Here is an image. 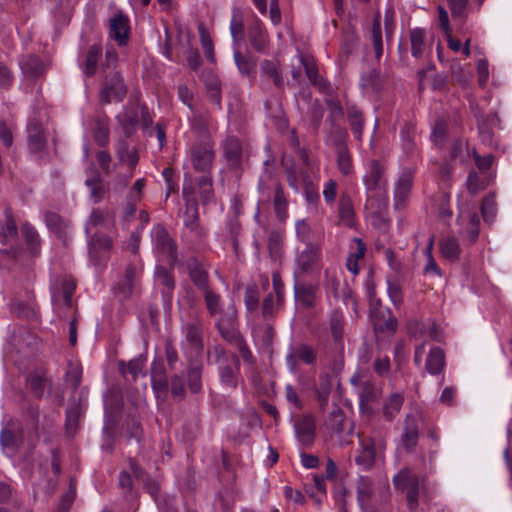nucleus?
<instances>
[{"label": "nucleus", "mask_w": 512, "mask_h": 512, "mask_svg": "<svg viewBox=\"0 0 512 512\" xmlns=\"http://www.w3.org/2000/svg\"><path fill=\"white\" fill-rule=\"evenodd\" d=\"M20 233L23 246L15 243V245L1 249L0 254L7 255L16 264L31 268L41 256L43 241L35 226L30 222L25 221L21 224Z\"/></svg>", "instance_id": "nucleus-1"}, {"label": "nucleus", "mask_w": 512, "mask_h": 512, "mask_svg": "<svg viewBox=\"0 0 512 512\" xmlns=\"http://www.w3.org/2000/svg\"><path fill=\"white\" fill-rule=\"evenodd\" d=\"M386 449V434L381 431H373L370 435L359 436V449L355 457V463L363 470L374 467L377 453Z\"/></svg>", "instance_id": "nucleus-2"}, {"label": "nucleus", "mask_w": 512, "mask_h": 512, "mask_svg": "<svg viewBox=\"0 0 512 512\" xmlns=\"http://www.w3.org/2000/svg\"><path fill=\"white\" fill-rule=\"evenodd\" d=\"M123 406L121 389L118 386H112L104 398L103 432L109 437H114L117 434Z\"/></svg>", "instance_id": "nucleus-3"}, {"label": "nucleus", "mask_w": 512, "mask_h": 512, "mask_svg": "<svg viewBox=\"0 0 512 512\" xmlns=\"http://www.w3.org/2000/svg\"><path fill=\"white\" fill-rule=\"evenodd\" d=\"M190 158L194 170L203 174H211L215 151L214 142L210 137L207 136L191 146Z\"/></svg>", "instance_id": "nucleus-4"}, {"label": "nucleus", "mask_w": 512, "mask_h": 512, "mask_svg": "<svg viewBox=\"0 0 512 512\" xmlns=\"http://www.w3.org/2000/svg\"><path fill=\"white\" fill-rule=\"evenodd\" d=\"M396 489L406 491L407 504L411 511L418 507L419 479L409 468H402L393 478Z\"/></svg>", "instance_id": "nucleus-5"}, {"label": "nucleus", "mask_w": 512, "mask_h": 512, "mask_svg": "<svg viewBox=\"0 0 512 512\" xmlns=\"http://www.w3.org/2000/svg\"><path fill=\"white\" fill-rule=\"evenodd\" d=\"M51 300L54 307L64 305L67 308L72 306V297L76 289V282L71 275H63L56 279L51 285Z\"/></svg>", "instance_id": "nucleus-6"}, {"label": "nucleus", "mask_w": 512, "mask_h": 512, "mask_svg": "<svg viewBox=\"0 0 512 512\" xmlns=\"http://www.w3.org/2000/svg\"><path fill=\"white\" fill-rule=\"evenodd\" d=\"M216 328L221 337L229 344H232L243 337L239 329L237 311L234 305H231L227 311L222 313L216 322Z\"/></svg>", "instance_id": "nucleus-7"}, {"label": "nucleus", "mask_w": 512, "mask_h": 512, "mask_svg": "<svg viewBox=\"0 0 512 512\" xmlns=\"http://www.w3.org/2000/svg\"><path fill=\"white\" fill-rule=\"evenodd\" d=\"M85 233L89 238V256L95 265H100L107 258V254L112 247V240L109 236L102 233H95L90 237V228L88 226L85 227Z\"/></svg>", "instance_id": "nucleus-8"}, {"label": "nucleus", "mask_w": 512, "mask_h": 512, "mask_svg": "<svg viewBox=\"0 0 512 512\" xmlns=\"http://www.w3.org/2000/svg\"><path fill=\"white\" fill-rule=\"evenodd\" d=\"M421 421V416L416 413H409L405 417L401 443L407 453H413L417 447Z\"/></svg>", "instance_id": "nucleus-9"}, {"label": "nucleus", "mask_w": 512, "mask_h": 512, "mask_svg": "<svg viewBox=\"0 0 512 512\" xmlns=\"http://www.w3.org/2000/svg\"><path fill=\"white\" fill-rule=\"evenodd\" d=\"M152 124L153 118L146 105L130 103V136L137 127L141 128L146 136H154Z\"/></svg>", "instance_id": "nucleus-10"}, {"label": "nucleus", "mask_w": 512, "mask_h": 512, "mask_svg": "<svg viewBox=\"0 0 512 512\" xmlns=\"http://www.w3.org/2000/svg\"><path fill=\"white\" fill-rule=\"evenodd\" d=\"M126 95V88L123 78L118 72L109 78L106 76L101 90V101L103 103L120 102Z\"/></svg>", "instance_id": "nucleus-11"}, {"label": "nucleus", "mask_w": 512, "mask_h": 512, "mask_svg": "<svg viewBox=\"0 0 512 512\" xmlns=\"http://www.w3.org/2000/svg\"><path fill=\"white\" fill-rule=\"evenodd\" d=\"M298 442L305 448L313 446L316 438V422L312 415H303L294 423Z\"/></svg>", "instance_id": "nucleus-12"}, {"label": "nucleus", "mask_w": 512, "mask_h": 512, "mask_svg": "<svg viewBox=\"0 0 512 512\" xmlns=\"http://www.w3.org/2000/svg\"><path fill=\"white\" fill-rule=\"evenodd\" d=\"M28 147L32 153H40L46 149L47 139L45 130L40 120L33 117L27 124Z\"/></svg>", "instance_id": "nucleus-13"}, {"label": "nucleus", "mask_w": 512, "mask_h": 512, "mask_svg": "<svg viewBox=\"0 0 512 512\" xmlns=\"http://www.w3.org/2000/svg\"><path fill=\"white\" fill-rule=\"evenodd\" d=\"M155 243L159 251L168 255L169 266L173 269L178 261L177 244L162 225L155 227Z\"/></svg>", "instance_id": "nucleus-14"}, {"label": "nucleus", "mask_w": 512, "mask_h": 512, "mask_svg": "<svg viewBox=\"0 0 512 512\" xmlns=\"http://www.w3.org/2000/svg\"><path fill=\"white\" fill-rule=\"evenodd\" d=\"M19 230L15 217L10 208H6L4 217L0 218V245H15L18 239Z\"/></svg>", "instance_id": "nucleus-15"}, {"label": "nucleus", "mask_w": 512, "mask_h": 512, "mask_svg": "<svg viewBox=\"0 0 512 512\" xmlns=\"http://www.w3.org/2000/svg\"><path fill=\"white\" fill-rule=\"evenodd\" d=\"M374 330L380 333L393 334L396 331L397 319L388 308H376L370 316Z\"/></svg>", "instance_id": "nucleus-16"}, {"label": "nucleus", "mask_w": 512, "mask_h": 512, "mask_svg": "<svg viewBox=\"0 0 512 512\" xmlns=\"http://www.w3.org/2000/svg\"><path fill=\"white\" fill-rule=\"evenodd\" d=\"M186 266L190 280L200 291L210 287L209 273L197 258L190 257L187 260Z\"/></svg>", "instance_id": "nucleus-17"}, {"label": "nucleus", "mask_w": 512, "mask_h": 512, "mask_svg": "<svg viewBox=\"0 0 512 512\" xmlns=\"http://www.w3.org/2000/svg\"><path fill=\"white\" fill-rule=\"evenodd\" d=\"M223 155L230 169H238L242 163V145L235 136H229L223 143Z\"/></svg>", "instance_id": "nucleus-18"}, {"label": "nucleus", "mask_w": 512, "mask_h": 512, "mask_svg": "<svg viewBox=\"0 0 512 512\" xmlns=\"http://www.w3.org/2000/svg\"><path fill=\"white\" fill-rule=\"evenodd\" d=\"M384 169L378 160H372L370 163L369 171L364 176V183L367 192L379 193L386 185L383 179Z\"/></svg>", "instance_id": "nucleus-19"}, {"label": "nucleus", "mask_w": 512, "mask_h": 512, "mask_svg": "<svg viewBox=\"0 0 512 512\" xmlns=\"http://www.w3.org/2000/svg\"><path fill=\"white\" fill-rule=\"evenodd\" d=\"M109 37L117 42L119 46L128 43V17L122 12L110 20Z\"/></svg>", "instance_id": "nucleus-20"}, {"label": "nucleus", "mask_w": 512, "mask_h": 512, "mask_svg": "<svg viewBox=\"0 0 512 512\" xmlns=\"http://www.w3.org/2000/svg\"><path fill=\"white\" fill-rule=\"evenodd\" d=\"M318 287L313 284L299 283L294 284V298L305 309H311L316 304V292Z\"/></svg>", "instance_id": "nucleus-21"}, {"label": "nucleus", "mask_w": 512, "mask_h": 512, "mask_svg": "<svg viewBox=\"0 0 512 512\" xmlns=\"http://www.w3.org/2000/svg\"><path fill=\"white\" fill-rule=\"evenodd\" d=\"M319 247L315 244L308 243L306 248L297 253L296 264L301 273H310L314 265L319 259Z\"/></svg>", "instance_id": "nucleus-22"}, {"label": "nucleus", "mask_w": 512, "mask_h": 512, "mask_svg": "<svg viewBox=\"0 0 512 512\" xmlns=\"http://www.w3.org/2000/svg\"><path fill=\"white\" fill-rule=\"evenodd\" d=\"M170 270L164 266H157L155 269V278L163 287L162 297L165 302L170 303L175 289V279Z\"/></svg>", "instance_id": "nucleus-23"}, {"label": "nucleus", "mask_w": 512, "mask_h": 512, "mask_svg": "<svg viewBox=\"0 0 512 512\" xmlns=\"http://www.w3.org/2000/svg\"><path fill=\"white\" fill-rule=\"evenodd\" d=\"M234 367L228 364L219 366L220 381L223 385L235 389L238 386V373L240 369V360L236 354L231 356Z\"/></svg>", "instance_id": "nucleus-24"}, {"label": "nucleus", "mask_w": 512, "mask_h": 512, "mask_svg": "<svg viewBox=\"0 0 512 512\" xmlns=\"http://www.w3.org/2000/svg\"><path fill=\"white\" fill-rule=\"evenodd\" d=\"M204 83L208 100L216 105L219 110H222L221 80L213 73H209L205 76Z\"/></svg>", "instance_id": "nucleus-25"}, {"label": "nucleus", "mask_w": 512, "mask_h": 512, "mask_svg": "<svg viewBox=\"0 0 512 512\" xmlns=\"http://www.w3.org/2000/svg\"><path fill=\"white\" fill-rule=\"evenodd\" d=\"M332 391V376L329 373L319 375V383L315 389V397L320 411L324 412L328 406V398Z\"/></svg>", "instance_id": "nucleus-26"}, {"label": "nucleus", "mask_w": 512, "mask_h": 512, "mask_svg": "<svg viewBox=\"0 0 512 512\" xmlns=\"http://www.w3.org/2000/svg\"><path fill=\"white\" fill-rule=\"evenodd\" d=\"M22 72L32 78H37L45 72V66L43 61L35 55L24 56L19 61Z\"/></svg>", "instance_id": "nucleus-27"}, {"label": "nucleus", "mask_w": 512, "mask_h": 512, "mask_svg": "<svg viewBox=\"0 0 512 512\" xmlns=\"http://www.w3.org/2000/svg\"><path fill=\"white\" fill-rule=\"evenodd\" d=\"M344 324L345 320L342 312H340L339 310H333L329 318V328L331 331L332 339L335 342V347H340V345H344Z\"/></svg>", "instance_id": "nucleus-28"}, {"label": "nucleus", "mask_w": 512, "mask_h": 512, "mask_svg": "<svg viewBox=\"0 0 512 512\" xmlns=\"http://www.w3.org/2000/svg\"><path fill=\"white\" fill-rule=\"evenodd\" d=\"M338 214L344 225L347 227H353L355 211L353 201L347 193H342L339 197Z\"/></svg>", "instance_id": "nucleus-29"}, {"label": "nucleus", "mask_w": 512, "mask_h": 512, "mask_svg": "<svg viewBox=\"0 0 512 512\" xmlns=\"http://www.w3.org/2000/svg\"><path fill=\"white\" fill-rule=\"evenodd\" d=\"M273 206L276 217L279 221H285L288 215V200L284 192V187L277 182L274 188Z\"/></svg>", "instance_id": "nucleus-30"}, {"label": "nucleus", "mask_w": 512, "mask_h": 512, "mask_svg": "<svg viewBox=\"0 0 512 512\" xmlns=\"http://www.w3.org/2000/svg\"><path fill=\"white\" fill-rule=\"evenodd\" d=\"M248 38L251 46L257 52H263L268 43V36L262 23L257 22L249 28Z\"/></svg>", "instance_id": "nucleus-31"}, {"label": "nucleus", "mask_w": 512, "mask_h": 512, "mask_svg": "<svg viewBox=\"0 0 512 512\" xmlns=\"http://www.w3.org/2000/svg\"><path fill=\"white\" fill-rule=\"evenodd\" d=\"M445 367V354L440 347H434L430 350L425 368L431 375H437L443 371Z\"/></svg>", "instance_id": "nucleus-32"}, {"label": "nucleus", "mask_w": 512, "mask_h": 512, "mask_svg": "<svg viewBox=\"0 0 512 512\" xmlns=\"http://www.w3.org/2000/svg\"><path fill=\"white\" fill-rule=\"evenodd\" d=\"M130 471L133 473L134 477L141 481L143 487L147 490V492L155 497L158 494L159 486L155 480L150 478L146 472L139 467L134 461L130 459Z\"/></svg>", "instance_id": "nucleus-33"}, {"label": "nucleus", "mask_w": 512, "mask_h": 512, "mask_svg": "<svg viewBox=\"0 0 512 512\" xmlns=\"http://www.w3.org/2000/svg\"><path fill=\"white\" fill-rule=\"evenodd\" d=\"M348 132L341 125L330 126L327 132V142L331 144L335 151L347 148Z\"/></svg>", "instance_id": "nucleus-34"}, {"label": "nucleus", "mask_w": 512, "mask_h": 512, "mask_svg": "<svg viewBox=\"0 0 512 512\" xmlns=\"http://www.w3.org/2000/svg\"><path fill=\"white\" fill-rule=\"evenodd\" d=\"M202 363L191 364L187 369V385L192 394H198L202 390Z\"/></svg>", "instance_id": "nucleus-35"}, {"label": "nucleus", "mask_w": 512, "mask_h": 512, "mask_svg": "<svg viewBox=\"0 0 512 512\" xmlns=\"http://www.w3.org/2000/svg\"><path fill=\"white\" fill-rule=\"evenodd\" d=\"M184 225L191 232L195 233L197 237H202L204 231L199 223L198 205L185 206L184 212Z\"/></svg>", "instance_id": "nucleus-36"}, {"label": "nucleus", "mask_w": 512, "mask_h": 512, "mask_svg": "<svg viewBox=\"0 0 512 512\" xmlns=\"http://www.w3.org/2000/svg\"><path fill=\"white\" fill-rule=\"evenodd\" d=\"M44 222L47 228L57 237L62 238L65 235L67 224L59 214L47 211L44 214Z\"/></svg>", "instance_id": "nucleus-37"}, {"label": "nucleus", "mask_w": 512, "mask_h": 512, "mask_svg": "<svg viewBox=\"0 0 512 512\" xmlns=\"http://www.w3.org/2000/svg\"><path fill=\"white\" fill-rule=\"evenodd\" d=\"M260 69L262 75L272 79L277 88L281 89L284 87V80L279 70L278 62L264 59L261 62Z\"/></svg>", "instance_id": "nucleus-38"}, {"label": "nucleus", "mask_w": 512, "mask_h": 512, "mask_svg": "<svg viewBox=\"0 0 512 512\" xmlns=\"http://www.w3.org/2000/svg\"><path fill=\"white\" fill-rule=\"evenodd\" d=\"M347 117L352 133L358 141H361L364 127L362 112L356 106H351L348 107Z\"/></svg>", "instance_id": "nucleus-39"}, {"label": "nucleus", "mask_w": 512, "mask_h": 512, "mask_svg": "<svg viewBox=\"0 0 512 512\" xmlns=\"http://www.w3.org/2000/svg\"><path fill=\"white\" fill-rule=\"evenodd\" d=\"M201 203L207 205L214 201L213 180L211 174H203L197 181Z\"/></svg>", "instance_id": "nucleus-40"}, {"label": "nucleus", "mask_w": 512, "mask_h": 512, "mask_svg": "<svg viewBox=\"0 0 512 512\" xmlns=\"http://www.w3.org/2000/svg\"><path fill=\"white\" fill-rule=\"evenodd\" d=\"M373 495V483L369 477L360 476L357 479V502L360 507L368 505Z\"/></svg>", "instance_id": "nucleus-41"}, {"label": "nucleus", "mask_w": 512, "mask_h": 512, "mask_svg": "<svg viewBox=\"0 0 512 512\" xmlns=\"http://www.w3.org/2000/svg\"><path fill=\"white\" fill-rule=\"evenodd\" d=\"M426 32L423 28H414L409 31L411 43V54L415 58H420L424 52Z\"/></svg>", "instance_id": "nucleus-42"}, {"label": "nucleus", "mask_w": 512, "mask_h": 512, "mask_svg": "<svg viewBox=\"0 0 512 512\" xmlns=\"http://www.w3.org/2000/svg\"><path fill=\"white\" fill-rule=\"evenodd\" d=\"M230 32L234 44H238L244 39L245 27L240 9L234 8L230 22Z\"/></svg>", "instance_id": "nucleus-43"}, {"label": "nucleus", "mask_w": 512, "mask_h": 512, "mask_svg": "<svg viewBox=\"0 0 512 512\" xmlns=\"http://www.w3.org/2000/svg\"><path fill=\"white\" fill-rule=\"evenodd\" d=\"M185 334L188 343L197 351L203 349L202 327L200 323L191 322L185 326Z\"/></svg>", "instance_id": "nucleus-44"}, {"label": "nucleus", "mask_w": 512, "mask_h": 512, "mask_svg": "<svg viewBox=\"0 0 512 512\" xmlns=\"http://www.w3.org/2000/svg\"><path fill=\"white\" fill-rule=\"evenodd\" d=\"M379 397V390L373 382L366 381L361 387L360 398V409L365 411L368 409V405L377 401Z\"/></svg>", "instance_id": "nucleus-45"}, {"label": "nucleus", "mask_w": 512, "mask_h": 512, "mask_svg": "<svg viewBox=\"0 0 512 512\" xmlns=\"http://www.w3.org/2000/svg\"><path fill=\"white\" fill-rule=\"evenodd\" d=\"M371 41L375 51V57L377 60H380L383 55V40L379 13L374 17L372 22Z\"/></svg>", "instance_id": "nucleus-46"}, {"label": "nucleus", "mask_w": 512, "mask_h": 512, "mask_svg": "<svg viewBox=\"0 0 512 512\" xmlns=\"http://www.w3.org/2000/svg\"><path fill=\"white\" fill-rule=\"evenodd\" d=\"M102 56V48L99 45H92L89 47L85 60L84 72L86 76L92 77L96 73L97 65Z\"/></svg>", "instance_id": "nucleus-47"}, {"label": "nucleus", "mask_w": 512, "mask_h": 512, "mask_svg": "<svg viewBox=\"0 0 512 512\" xmlns=\"http://www.w3.org/2000/svg\"><path fill=\"white\" fill-rule=\"evenodd\" d=\"M81 415L79 404H74L66 409L65 429L68 435H73L77 431Z\"/></svg>", "instance_id": "nucleus-48"}, {"label": "nucleus", "mask_w": 512, "mask_h": 512, "mask_svg": "<svg viewBox=\"0 0 512 512\" xmlns=\"http://www.w3.org/2000/svg\"><path fill=\"white\" fill-rule=\"evenodd\" d=\"M234 60L242 75L250 76L255 71L256 61L253 56L244 55L239 50H235Z\"/></svg>", "instance_id": "nucleus-49"}, {"label": "nucleus", "mask_w": 512, "mask_h": 512, "mask_svg": "<svg viewBox=\"0 0 512 512\" xmlns=\"http://www.w3.org/2000/svg\"><path fill=\"white\" fill-rule=\"evenodd\" d=\"M325 104L328 109L327 122L330 126L339 125V121L344 117V109L337 99L326 98Z\"/></svg>", "instance_id": "nucleus-50"}, {"label": "nucleus", "mask_w": 512, "mask_h": 512, "mask_svg": "<svg viewBox=\"0 0 512 512\" xmlns=\"http://www.w3.org/2000/svg\"><path fill=\"white\" fill-rule=\"evenodd\" d=\"M440 251L448 260L454 261L459 258L460 255V246L456 238L454 237H447L445 239H442L440 241Z\"/></svg>", "instance_id": "nucleus-51"}, {"label": "nucleus", "mask_w": 512, "mask_h": 512, "mask_svg": "<svg viewBox=\"0 0 512 512\" xmlns=\"http://www.w3.org/2000/svg\"><path fill=\"white\" fill-rule=\"evenodd\" d=\"M404 398L399 393H392L389 400L383 406V415L388 421H392L400 411Z\"/></svg>", "instance_id": "nucleus-52"}, {"label": "nucleus", "mask_w": 512, "mask_h": 512, "mask_svg": "<svg viewBox=\"0 0 512 512\" xmlns=\"http://www.w3.org/2000/svg\"><path fill=\"white\" fill-rule=\"evenodd\" d=\"M345 413L337 405H334L333 410L329 413L328 426L337 434H342L345 431Z\"/></svg>", "instance_id": "nucleus-53"}, {"label": "nucleus", "mask_w": 512, "mask_h": 512, "mask_svg": "<svg viewBox=\"0 0 512 512\" xmlns=\"http://www.w3.org/2000/svg\"><path fill=\"white\" fill-rule=\"evenodd\" d=\"M146 362L147 357L142 354L138 358L130 360V374L135 380L141 377L144 380L142 383L144 387H146L148 382Z\"/></svg>", "instance_id": "nucleus-54"}, {"label": "nucleus", "mask_w": 512, "mask_h": 512, "mask_svg": "<svg viewBox=\"0 0 512 512\" xmlns=\"http://www.w3.org/2000/svg\"><path fill=\"white\" fill-rule=\"evenodd\" d=\"M46 383V377L39 373H31L27 377V384L30 391L36 398L39 399L42 398L44 395Z\"/></svg>", "instance_id": "nucleus-55"}, {"label": "nucleus", "mask_w": 512, "mask_h": 512, "mask_svg": "<svg viewBox=\"0 0 512 512\" xmlns=\"http://www.w3.org/2000/svg\"><path fill=\"white\" fill-rule=\"evenodd\" d=\"M300 63H301V66H303V68L305 70V74H306L307 78L309 79L311 85L319 86L321 84L322 79L319 76L318 68H317V65L314 62V60L308 59L304 55H301Z\"/></svg>", "instance_id": "nucleus-56"}, {"label": "nucleus", "mask_w": 512, "mask_h": 512, "mask_svg": "<svg viewBox=\"0 0 512 512\" xmlns=\"http://www.w3.org/2000/svg\"><path fill=\"white\" fill-rule=\"evenodd\" d=\"M335 351V355L328 361V368L331 372L329 374L332 376V378L339 377L344 368V345L335 347Z\"/></svg>", "instance_id": "nucleus-57"}, {"label": "nucleus", "mask_w": 512, "mask_h": 512, "mask_svg": "<svg viewBox=\"0 0 512 512\" xmlns=\"http://www.w3.org/2000/svg\"><path fill=\"white\" fill-rule=\"evenodd\" d=\"M82 380V367L79 364L69 362L68 369L65 375V381L71 386L73 391H76Z\"/></svg>", "instance_id": "nucleus-58"}, {"label": "nucleus", "mask_w": 512, "mask_h": 512, "mask_svg": "<svg viewBox=\"0 0 512 512\" xmlns=\"http://www.w3.org/2000/svg\"><path fill=\"white\" fill-rule=\"evenodd\" d=\"M298 359L306 365H314L317 360V351L310 345L301 343L294 348Z\"/></svg>", "instance_id": "nucleus-59"}, {"label": "nucleus", "mask_w": 512, "mask_h": 512, "mask_svg": "<svg viewBox=\"0 0 512 512\" xmlns=\"http://www.w3.org/2000/svg\"><path fill=\"white\" fill-rule=\"evenodd\" d=\"M218 498L223 511L231 512L236 501V491L232 486H225L219 491Z\"/></svg>", "instance_id": "nucleus-60"}, {"label": "nucleus", "mask_w": 512, "mask_h": 512, "mask_svg": "<svg viewBox=\"0 0 512 512\" xmlns=\"http://www.w3.org/2000/svg\"><path fill=\"white\" fill-rule=\"evenodd\" d=\"M337 155V166L341 174L347 176L353 169L352 157L347 148L335 151Z\"/></svg>", "instance_id": "nucleus-61"}, {"label": "nucleus", "mask_w": 512, "mask_h": 512, "mask_svg": "<svg viewBox=\"0 0 512 512\" xmlns=\"http://www.w3.org/2000/svg\"><path fill=\"white\" fill-rule=\"evenodd\" d=\"M22 434L17 435L14 431L4 428L0 432V444L3 448L16 450L21 443Z\"/></svg>", "instance_id": "nucleus-62"}, {"label": "nucleus", "mask_w": 512, "mask_h": 512, "mask_svg": "<svg viewBox=\"0 0 512 512\" xmlns=\"http://www.w3.org/2000/svg\"><path fill=\"white\" fill-rule=\"evenodd\" d=\"M169 390L174 399L183 400L186 396L185 381L182 376L175 374L169 381Z\"/></svg>", "instance_id": "nucleus-63"}, {"label": "nucleus", "mask_w": 512, "mask_h": 512, "mask_svg": "<svg viewBox=\"0 0 512 512\" xmlns=\"http://www.w3.org/2000/svg\"><path fill=\"white\" fill-rule=\"evenodd\" d=\"M411 186V177L406 174L401 175L395 188V198L399 201H405L409 196Z\"/></svg>", "instance_id": "nucleus-64"}]
</instances>
